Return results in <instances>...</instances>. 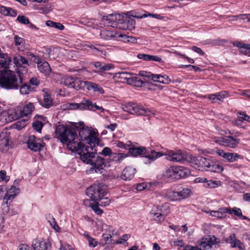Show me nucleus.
<instances>
[{
  "label": "nucleus",
  "mask_w": 250,
  "mask_h": 250,
  "mask_svg": "<svg viewBox=\"0 0 250 250\" xmlns=\"http://www.w3.org/2000/svg\"><path fill=\"white\" fill-rule=\"evenodd\" d=\"M164 84H168L170 83L171 80L167 75L155 74L154 76V81Z\"/></svg>",
  "instance_id": "nucleus-36"
},
{
  "label": "nucleus",
  "mask_w": 250,
  "mask_h": 250,
  "mask_svg": "<svg viewBox=\"0 0 250 250\" xmlns=\"http://www.w3.org/2000/svg\"><path fill=\"white\" fill-rule=\"evenodd\" d=\"M15 190H19L16 188L15 186H12L9 190H8L3 197V202H5L6 204H8V201L12 200L15 198L16 196Z\"/></svg>",
  "instance_id": "nucleus-33"
},
{
  "label": "nucleus",
  "mask_w": 250,
  "mask_h": 250,
  "mask_svg": "<svg viewBox=\"0 0 250 250\" xmlns=\"http://www.w3.org/2000/svg\"><path fill=\"white\" fill-rule=\"evenodd\" d=\"M135 172V168L130 167H126L122 171L121 178L125 181H129L134 177Z\"/></svg>",
  "instance_id": "nucleus-28"
},
{
  "label": "nucleus",
  "mask_w": 250,
  "mask_h": 250,
  "mask_svg": "<svg viewBox=\"0 0 250 250\" xmlns=\"http://www.w3.org/2000/svg\"><path fill=\"white\" fill-rule=\"evenodd\" d=\"M118 75L119 78L125 80L126 83H127L128 80H129L130 77H131L132 74L123 71L119 72Z\"/></svg>",
  "instance_id": "nucleus-51"
},
{
  "label": "nucleus",
  "mask_w": 250,
  "mask_h": 250,
  "mask_svg": "<svg viewBox=\"0 0 250 250\" xmlns=\"http://www.w3.org/2000/svg\"><path fill=\"white\" fill-rule=\"evenodd\" d=\"M219 242V239L214 236L207 235L198 242V245L204 249H210L213 245Z\"/></svg>",
  "instance_id": "nucleus-19"
},
{
  "label": "nucleus",
  "mask_w": 250,
  "mask_h": 250,
  "mask_svg": "<svg viewBox=\"0 0 250 250\" xmlns=\"http://www.w3.org/2000/svg\"><path fill=\"white\" fill-rule=\"evenodd\" d=\"M101 201V202L99 204L102 207H106L110 203V200L108 197H103L102 200Z\"/></svg>",
  "instance_id": "nucleus-59"
},
{
  "label": "nucleus",
  "mask_w": 250,
  "mask_h": 250,
  "mask_svg": "<svg viewBox=\"0 0 250 250\" xmlns=\"http://www.w3.org/2000/svg\"><path fill=\"white\" fill-rule=\"evenodd\" d=\"M111 235L110 234H103V239L105 244L109 243L111 241Z\"/></svg>",
  "instance_id": "nucleus-63"
},
{
  "label": "nucleus",
  "mask_w": 250,
  "mask_h": 250,
  "mask_svg": "<svg viewBox=\"0 0 250 250\" xmlns=\"http://www.w3.org/2000/svg\"><path fill=\"white\" fill-rule=\"evenodd\" d=\"M190 159L189 162L191 164V165L194 168L199 170L203 171V161H204V157L198 156H189L188 159Z\"/></svg>",
  "instance_id": "nucleus-21"
},
{
  "label": "nucleus",
  "mask_w": 250,
  "mask_h": 250,
  "mask_svg": "<svg viewBox=\"0 0 250 250\" xmlns=\"http://www.w3.org/2000/svg\"><path fill=\"white\" fill-rule=\"evenodd\" d=\"M22 77L10 70H1L0 86L6 90L19 89L22 83Z\"/></svg>",
  "instance_id": "nucleus-3"
},
{
  "label": "nucleus",
  "mask_w": 250,
  "mask_h": 250,
  "mask_svg": "<svg viewBox=\"0 0 250 250\" xmlns=\"http://www.w3.org/2000/svg\"><path fill=\"white\" fill-rule=\"evenodd\" d=\"M112 153L111 149L108 147H104L102 151L101 152H99V154L103 155L105 156H109V157H110Z\"/></svg>",
  "instance_id": "nucleus-52"
},
{
  "label": "nucleus",
  "mask_w": 250,
  "mask_h": 250,
  "mask_svg": "<svg viewBox=\"0 0 250 250\" xmlns=\"http://www.w3.org/2000/svg\"><path fill=\"white\" fill-rule=\"evenodd\" d=\"M239 114V118L240 119L239 120H237L236 121V123L237 124H239V122H241V120H245L249 123H250V116L247 115L246 114L244 113V112H240L238 113Z\"/></svg>",
  "instance_id": "nucleus-48"
},
{
  "label": "nucleus",
  "mask_w": 250,
  "mask_h": 250,
  "mask_svg": "<svg viewBox=\"0 0 250 250\" xmlns=\"http://www.w3.org/2000/svg\"><path fill=\"white\" fill-rule=\"evenodd\" d=\"M17 20L21 24H28L29 23V19L25 16L19 15L17 18Z\"/></svg>",
  "instance_id": "nucleus-53"
},
{
  "label": "nucleus",
  "mask_w": 250,
  "mask_h": 250,
  "mask_svg": "<svg viewBox=\"0 0 250 250\" xmlns=\"http://www.w3.org/2000/svg\"><path fill=\"white\" fill-rule=\"evenodd\" d=\"M15 44L18 48L22 49L23 48L25 43V40L18 35H15L14 38Z\"/></svg>",
  "instance_id": "nucleus-40"
},
{
  "label": "nucleus",
  "mask_w": 250,
  "mask_h": 250,
  "mask_svg": "<svg viewBox=\"0 0 250 250\" xmlns=\"http://www.w3.org/2000/svg\"><path fill=\"white\" fill-rule=\"evenodd\" d=\"M88 153L94 154L93 156L95 158V160H96L93 162L86 163L92 166L90 171L100 173H103L104 167H109L111 162H114L116 164L119 163L128 156L127 154L123 153H113L110 157L104 159L94 152H92V153L89 152Z\"/></svg>",
  "instance_id": "nucleus-2"
},
{
  "label": "nucleus",
  "mask_w": 250,
  "mask_h": 250,
  "mask_svg": "<svg viewBox=\"0 0 250 250\" xmlns=\"http://www.w3.org/2000/svg\"><path fill=\"white\" fill-rule=\"evenodd\" d=\"M130 237L129 234H125L122 235L117 241V244H123Z\"/></svg>",
  "instance_id": "nucleus-57"
},
{
  "label": "nucleus",
  "mask_w": 250,
  "mask_h": 250,
  "mask_svg": "<svg viewBox=\"0 0 250 250\" xmlns=\"http://www.w3.org/2000/svg\"><path fill=\"white\" fill-rule=\"evenodd\" d=\"M20 88V92L21 94H28L33 90V88H32L29 84L26 83L23 84V83Z\"/></svg>",
  "instance_id": "nucleus-42"
},
{
  "label": "nucleus",
  "mask_w": 250,
  "mask_h": 250,
  "mask_svg": "<svg viewBox=\"0 0 250 250\" xmlns=\"http://www.w3.org/2000/svg\"><path fill=\"white\" fill-rule=\"evenodd\" d=\"M33 57L34 62L38 64L39 70L45 76H48L51 72L49 63L44 60H42L41 58L35 55H33Z\"/></svg>",
  "instance_id": "nucleus-17"
},
{
  "label": "nucleus",
  "mask_w": 250,
  "mask_h": 250,
  "mask_svg": "<svg viewBox=\"0 0 250 250\" xmlns=\"http://www.w3.org/2000/svg\"><path fill=\"white\" fill-rule=\"evenodd\" d=\"M204 160L203 164V167H204L203 171L205 170L217 173L221 172L223 171V167L217 164L214 161L205 157Z\"/></svg>",
  "instance_id": "nucleus-16"
},
{
  "label": "nucleus",
  "mask_w": 250,
  "mask_h": 250,
  "mask_svg": "<svg viewBox=\"0 0 250 250\" xmlns=\"http://www.w3.org/2000/svg\"><path fill=\"white\" fill-rule=\"evenodd\" d=\"M229 134L230 135L224 137L223 145L231 148L236 147L240 142L238 137L241 136V133L238 131H229Z\"/></svg>",
  "instance_id": "nucleus-13"
},
{
  "label": "nucleus",
  "mask_w": 250,
  "mask_h": 250,
  "mask_svg": "<svg viewBox=\"0 0 250 250\" xmlns=\"http://www.w3.org/2000/svg\"><path fill=\"white\" fill-rule=\"evenodd\" d=\"M121 21L119 24V29L132 30L135 28V21L130 17L122 16Z\"/></svg>",
  "instance_id": "nucleus-20"
},
{
  "label": "nucleus",
  "mask_w": 250,
  "mask_h": 250,
  "mask_svg": "<svg viewBox=\"0 0 250 250\" xmlns=\"http://www.w3.org/2000/svg\"><path fill=\"white\" fill-rule=\"evenodd\" d=\"M137 58L139 59L144 61H149L150 55L146 54H139L137 55Z\"/></svg>",
  "instance_id": "nucleus-61"
},
{
  "label": "nucleus",
  "mask_w": 250,
  "mask_h": 250,
  "mask_svg": "<svg viewBox=\"0 0 250 250\" xmlns=\"http://www.w3.org/2000/svg\"><path fill=\"white\" fill-rule=\"evenodd\" d=\"M72 127L62 125H58L55 129V137L63 145H66L68 149L76 152L81 160L84 163L95 162V158L93 154H89L88 147H85L83 144L78 142L79 137L76 133L78 131V124L75 123Z\"/></svg>",
  "instance_id": "nucleus-1"
},
{
  "label": "nucleus",
  "mask_w": 250,
  "mask_h": 250,
  "mask_svg": "<svg viewBox=\"0 0 250 250\" xmlns=\"http://www.w3.org/2000/svg\"><path fill=\"white\" fill-rule=\"evenodd\" d=\"M176 167H171L164 173V179L167 182H172L177 180Z\"/></svg>",
  "instance_id": "nucleus-27"
},
{
  "label": "nucleus",
  "mask_w": 250,
  "mask_h": 250,
  "mask_svg": "<svg viewBox=\"0 0 250 250\" xmlns=\"http://www.w3.org/2000/svg\"><path fill=\"white\" fill-rule=\"evenodd\" d=\"M107 193V186L103 183L93 184L86 190V195L94 202L100 201Z\"/></svg>",
  "instance_id": "nucleus-5"
},
{
  "label": "nucleus",
  "mask_w": 250,
  "mask_h": 250,
  "mask_svg": "<svg viewBox=\"0 0 250 250\" xmlns=\"http://www.w3.org/2000/svg\"><path fill=\"white\" fill-rule=\"evenodd\" d=\"M49 218L50 220H48L50 225L52 227V228L57 231H59L60 230V228L59 226L57 225V223L55 221V219L52 216H49Z\"/></svg>",
  "instance_id": "nucleus-50"
},
{
  "label": "nucleus",
  "mask_w": 250,
  "mask_h": 250,
  "mask_svg": "<svg viewBox=\"0 0 250 250\" xmlns=\"http://www.w3.org/2000/svg\"><path fill=\"white\" fill-rule=\"evenodd\" d=\"M139 74L145 78L143 80H146L145 82L147 80H151L153 81H154V76H155V74H153L150 72L145 71H140Z\"/></svg>",
  "instance_id": "nucleus-44"
},
{
  "label": "nucleus",
  "mask_w": 250,
  "mask_h": 250,
  "mask_svg": "<svg viewBox=\"0 0 250 250\" xmlns=\"http://www.w3.org/2000/svg\"><path fill=\"white\" fill-rule=\"evenodd\" d=\"M146 80H143L136 76H131L128 80L127 84L136 87H141L145 83Z\"/></svg>",
  "instance_id": "nucleus-32"
},
{
  "label": "nucleus",
  "mask_w": 250,
  "mask_h": 250,
  "mask_svg": "<svg viewBox=\"0 0 250 250\" xmlns=\"http://www.w3.org/2000/svg\"><path fill=\"white\" fill-rule=\"evenodd\" d=\"M78 124V130L79 134V140L80 142L82 143V142H85V143L89 145V146H85V147H88V151L89 153H92L93 150V147L96 145H98V140L97 138L95 136V134H92L91 130L87 127L85 128L83 125V123L80 122Z\"/></svg>",
  "instance_id": "nucleus-4"
},
{
  "label": "nucleus",
  "mask_w": 250,
  "mask_h": 250,
  "mask_svg": "<svg viewBox=\"0 0 250 250\" xmlns=\"http://www.w3.org/2000/svg\"><path fill=\"white\" fill-rule=\"evenodd\" d=\"M113 65L111 63H104L102 64V67H101V72H102L105 71L109 70L113 68Z\"/></svg>",
  "instance_id": "nucleus-55"
},
{
  "label": "nucleus",
  "mask_w": 250,
  "mask_h": 250,
  "mask_svg": "<svg viewBox=\"0 0 250 250\" xmlns=\"http://www.w3.org/2000/svg\"><path fill=\"white\" fill-rule=\"evenodd\" d=\"M100 35L105 40H118L120 39V34L114 31L103 30L101 31Z\"/></svg>",
  "instance_id": "nucleus-22"
},
{
  "label": "nucleus",
  "mask_w": 250,
  "mask_h": 250,
  "mask_svg": "<svg viewBox=\"0 0 250 250\" xmlns=\"http://www.w3.org/2000/svg\"><path fill=\"white\" fill-rule=\"evenodd\" d=\"M149 61H154L159 62H163L162 59L161 57L158 56L151 55H150Z\"/></svg>",
  "instance_id": "nucleus-62"
},
{
  "label": "nucleus",
  "mask_w": 250,
  "mask_h": 250,
  "mask_svg": "<svg viewBox=\"0 0 250 250\" xmlns=\"http://www.w3.org/2000/svg\"><path fill=\"white\" fill-rule=\"evenodd\" d=\"M9 136L6 131H2L0 133V146L7 147L9 146Z\"/></svg>",
  "instance_id": "nucleus-35"
},
{
  "label": "nucleus",
  "mask_w": 250,
  "mask_h": 250,
  "mask_svg": "<svg viewBox=\"0 0 250 250\" xmlns=\"http://www.w3.org/2000/svg\"><path fill=\"white\" fill-rule=\"evenodd\" d=\"M117 146H118L119 147H120L122 148H124L125 149L129 150V149L130 146V144H126L122 142L118 141L117 143Z\"/></svg>",
  "instance_id": "nucleus-60"
},
{
  "label": "nucleus",
  "mask_w": 250,
  "mask_h": 250,
  "mask_svg": "<svg viewBox=\"0 0 250 250\" xmlns=\"http://www.w3.org/2000/svg\"><path fill=\"white\" fill-rule=\"evenodd\" d=\"M122 16L119 14H109L107 16H104L102 18L103 21H107L106 23L108 26L112 27L119 28V24L120 23Z\"/></svg>",
  "instance_id": "nucleus-18"
},
{
  "label": "nucleus",
  "mask_w": 250,
  "mask_h": 250,
  "mask_svg": "<svg viewBox=\"0 0 250 250\" xmlns=\"http://www.w3.org/2000/svg\"><path fill=\"white\" fill-rule=\"evenodd\" d=\"M95 204H90L89 207L97 215H101L103 213V210L99 208L100 204L99 202H94Z\"/></svg>",
  "instance_id": "nucleus-45"
},
{
  "label": "nucleus",
  "mask_w": 250,
  "mask_h": 250,
  "mask_svg": "<svg viewBox=\"0 0 250 250\" xmlns=\"http://www.w3.org/2000/svg\"><path fill=\"white\" fill-rule=\"evenodd\" d=\"M232 43L234 46L238 48L241 54L250 56V43L245 44L239 41L233 42Z\"/></svg>",
  "instance_id": "nucleus-24"
},
{
  "label": "nucleus",
  "mask_w": 250,
  "mask_h": 250,
  "mask_svg": "<svg viewBox=\"0 0 250 250\" xmlns=\"http://www.w3.org/2000/svg\"><path fill=\"white\" fill-rule=\"evenodd\" d=\"M88 245L90 247L94 248L96 247L98 244V242L96 241V240L93 237H91L88 240Z\"/></svg>",
  "instance_id": "nucleus-58"
},
{
  "label": "nucleus",
  "mask_w": 250,
  "mask_h": 250,
  "mask_svg": "<svg viewBox=\"0 0 250 250\" xmlns=\"http://www.w3.org/2000/svg\"><path fill=\"white\" fill-rule=\"evenodd\" d=\"M230 211L231 212V214L232 213H234L235 216L238 217L239 218H240V216H242V211L239 208L234 207L232 209H231L230 208Z\"/></svg>",
  "instance_id": "nucleus-54"
},
{
  "label": "nucleus",
  "mask_w": 250,
  "mask_h": 250,
  "mask_svg": "<svg viewBox=\"0 0 250 250\" xmlns=\"http://www.w3.org/2000/svg\"><path fill=\"white\" fill-rule=\"evenodd\" d=\"M87 110H91L93 111L99 110L101 112H104V109L103 107L99 106L95 103H93L89 100L87 101Z\"/></svg>",
  "instance_id": "nucleus-38"
},
{
  "label": "nucleus",
  "mask_w": 250,
  "mask_h": 250,
  "mask_svg": "<svg viewBox=\"0 0 250 250\" xmlns=\"http://www.w3.org/2000/svg\"><path fill=\"white\" fill-rule=\"evenodd\" d=\"M12 62L11 58L7 54L0 53V71L1 70H8L9 65Z\"/></svg>",
  "instance_id": "nucleus-26"
},
{
  "label": "nucleus",
  "mask_w": 250,
  "mask_h": 250,
  "mask_svg": "<svg viewBox=\"0 0 250 250\" xmlns=\"http://www.w3.org/2000/svg\"><path fill=\"white\" fill-rule=\"evenodd\" d=\"M32 246L34 250H48L50 244L44 240L35 239L33 241Z\"/></svg>",
  "instance_id": "nucleus-25"
},
{
  "label": "nucleus",
  "mask_w": 250,
  "mask_h": 250,
  "mask_svg": "<svg viewBox=\"0 0 250 250\" xmlns=\"http://www.w3.org/2000/svg\"><path fill=\"white\" fill-rule=\"evenodd\" d=\"M227 213L231 214V212L230 211V208H220L218 210H211L210 211V215L219 219L226 218Z\"/></svg>",
  "instance_id": "nucleus-29"
},
{
  "label": "nucleus",
  "mask_w": 250,
  "mask_h": 250,
  "mask_svg": "<svg viewBox=\"0 0 250 250\" xmlns=\"http://www.w3.org/2000/svg\"><path fill=\"white\" fill-rule=\"evenodd\" d=\"M122 109L131 114L150 116L153 113L148 108L133 103H127L122 105Z\"/></svg>",
  "instance_id": "nucleus-7"
},
{
  "label": "nucleus",
  "mask_w": 250,
  "mask_h": 250,
  "mask_svg": "<svg viewBox=\"0 0 250 250\" xmlns=\"http://www.w3.org/2000/svg\"><path fill=\"white\" fill-rule=\"evenodd\" d=\"M163 154L162 156L165 155L167 160L173 162L183 163L185 160L188 161L189 156L186 152L181 150H167L165 153Z\"/></svg>",
  "instance_id": "nucleus-10"
},
{
  "label": "nucleus",
  "mask_w": 250,
  "mask_h": 250,
  "mask_svg": "<svg viewBox=\"0 0 250 250\" xmlns=\"http://www.w3.org/2000/svg\"><path fill=\"white\" fill-rule=\"evenodd\" d=\"M88 100H83L81 103H74L71 104V108L79 109L81 110H87V102Z\"/></svg>",
  "instance_id": "nucleus-41"
},
{
  "label": "nucleus",
  "mask_w": 250,
  "mask_h": 250,
  "mask_svg": "<svg viewBox=\"0 0 250 250\" xmlns=\"http://www.w3.org/2000/svg\"><path fill=\"white\" fill-rule=\"evenodd\" d=\"M128 152L132 156H137L142 154H146L144 157L147 159V161L145 162L146 164H150L157 158L161 157L163 154L161 152H156L154 150L147 149L146 147L143 146L131 147L128 150Z\"/></svg>",
  "instance_id": "nucleus-6"
},
{
  "label": "nucleus",
  "mask_w": 250,
  "mask_h": 250,
  "mask_svg": "<svg viewBox=\"0 0 250 250\" xmlns=\"http://www.w3.org/2000/svg\"><path fill=\"white\" fill-rule=\"evenodd\" d=\"M191 190L187 188H182L178 189V191H172L168 193V197L173 201H180L188 198Z\"/></svg>",
  "instance_id": "nucleus-14"
},
{
  "label": "nucleus",
  "mask_w": 250,
  "mask_h": 250,
  "mask_svg": "<svg viewBox=\"0 0 250 250\" xmlns=\"http://www.w3.org/2000/svg\"><path fill=\"white\" fill-rule=\"evenodd\" d=\"M221 182L217 181L215 180H208L207 179L205 184H204V186L207 188H215L219 186V184Z\"/></svg>",
  "instance_id": "nucleus-43"
},
{
  "label": "nucleus",
  "mask_w": 250,
  "mask_h": 250,
  "mask_svg": "<svg viewBox=\"0 0 250 250\" xmlns=\"http://www.w3.org/2000/svg\"><path fill=\"white\" fill-rule=\"evenodd\" d=\"M61 83L68 87L73 88L76 90H79L83 87V81L77 77L65 75L62 78Z\"/></svg>",
  "instance_id": "nucleus-11"
},
{
  "label": "nucleus",
  "mask_w": 250,
  "mask_h": 250,
  "mask_svg": "<svg viewBox=\"0 0 250 250\" xmlns=\"http://www.w3.org/2000/svg\"><path fill=\"white\" fill-rule=\"evenodd\" d=\"M43 126V123L41 121H36L32 124L33 128L40 133L41 132Z\"/></svg>",
  "instance_id": "nucleus-49"
},
{
  "label": "nucleus",
  "mask_w": 250,
  "mask_h": 250,
  "mask_svg": "<svg viewBox=\"0 0 250 250\" xmlns=\"http://www.w3.org/2000/svg\"><path fill=\"white\" fill-rule=\"evenodd\" d=\"M25 121L22 120L21 121H19L13 125L14 128L21 130L25 126Z\"/></svg>",
  "instance_id": "nucleus-56"
},
{
  "label": "nucleus",
  "mask_w": 250,
  "mask_h": 250,
  "mask_svg": "<svg viewBox=\"0 0 250 250\" xmlns=\"http://www.w3.org/2000/svg\"><path fill=\"white\" fill-rule=\"evenodd\" d=\"M44 99L43 101L40 100L39 102L40 104L43 107L49 108L53 105V101L51 96L47 93L44 95Z\"/></svg>",
  "instance_id": "nucleus-34"
},
{
  "label": "nucleus",
  "mask_w": 250,
  "mask_h": 250,
  "mask_svg": "<svg viewBox=\"0 0 250 250\" xmlns=\"http://www.w3.org/2000/svg\"><path fill=\"white\" fill-rule=\"evenodd\" d=\"M164 207L167 208H168V206L167 204H165L164 206L153 207L150 211L149 214L150 219L157 223H161L164 221L165 214L163 209V208Z\"/></svg>",
  "instance_id": "nucleus-12"
},
{
  "label": "nucleus",
  "mask_w": 250,
  "mask_h": 250,
  "mask_svg": "<svg viewBox=\"0 0 250 250\" xmlns=\"http://www.w3.org/2000/svg\"><path fill=\"white\" fill-rule=\"evenodd\" d=\"M229 96V92L227 91H223L220 92L211 94L208 96V98L212 100L213 102L218 101V103L222 102L223 99Z\"/></svg>",
  "instance_id": "nucleus-30"
},
{
  "label": "nucleus",
  "mask_w": 250,
  "mask_h": 250,
  "mask_svg": "<svg viewBox=\"0 0 250 250\" xmlns=\"http://www.w3.org/2000/svg\"><path fill=\"white\" fill-rule=\"evenodd\" d=\"M85 87L88 90H93L94 92H98L100 94H104V91L103 88L99 84L91 82H83V87Z\"/></svg>",
  "instance_id": "nucleus-23"
},
{
  "label": "nucleus",
  "mask_w": 250,
  "mask_h": 250,
  "mask_svg": "<svg viewBox=\"0 0 250 250\" xmlns=\"http://www.w3.org/2000/svg\"><path fill=\"white\" fill-rule=\"evenodd\" d=\"M46 25L47 26L54 27L60 30H62L64 28V26L62 23L50 20L46 21Z\"/></svg>",
  "instance_id": "nucleus-39"
},
{
  "label": "nucleus",
  "mask_w": 250,
  "mask_h": 250,
  "mask_svg": "<svg viewBox=\"0 0 250 250\" xmlns=\"http://www.w3.org/2000/svg\"><path fill=\"white\" fill-rule=\"evenodd\" d=\"M119 40H121L124 42H127L133 43H135L137 42V39L135 38L132 36H126L125 35H123L122 34H120Z\"/></svg>",
  "instance_id": "nucleus-46"
},
{
  "label": "nucleus",
  "mask_w": 250,
  "mask_h": 250,
  "mask_svg": "<svg viewBox=\"0 0 250 250\" xmlns=\"http://www.w3.org/2000/svg\"><path fill=\"white\" fill-rule=\"evenodd\" d=\"M192 50L202 56H203L205 54L204 52L200 48L196 46H192Z\"/></svg>",
  "instance_id": "nucleus-64"
},
{
  "label": "nucleus",
  "mask_w": 250,
  "mask_h": 250,
  "mask_svg": "<svg viewBox=\"0 0 250 250\" xmlns=\"http://www.w3.org/2000/svg\"><path fill=\"white\" fill-rule=\"evenodd\" d=\"M13 61L14 69L17 74L22 75L27 72L30 63L25 58L19 54H16L13 57Z\"/></svg>",
  "instance_id": "nucleus-8"
},
{
  "label": "nucleus",
  "mask_w": 250,
  "mask_h": 250,
  "mask_svg": "<svg viewBox=\"0 0 250 250\" xmlns=\"http://www.w3.org/2000/svg\"><path fill=\"white\" fill-rule=\"evenodd\" d=\"M177 180L185 178L190 174L189 169L182 166L176 167Z\"/></svg>",
  "instance_id": "nucleus-31"
},
{
  "label": "nucleus",
  "mask_w": 250,
  "mask_h": 250,
  "mask_svg": "<svg viewBox=\"0 0 250 250\" xmlns=\"http://www.w3.org/2000/svg\"><path fill=\"white\" fill-rule=\"evenodd\" d=\"M236 240L235 234L232 233L226 239V241L227 243L230 244L232 248H234L236 246Z\"/></svg>",
  "instance_id": "nucleus-47"
},
{
  "label": "nucleus",
  "mask_w": 250,
  "mask_h": 250,
  "mask_svg": "<svg viewBox=\"0 0 250 250\" xmlns=\"http://www.w3.org/2000/svg\"><path fill=\"white\" fill-rule=\"evenodd\" d=\"M240 155L235 153L226 152L223 158L229 162H233L238 160Z\"/></svg>",
  "instance_id": "nucleus-37"
},
{
  "label": "nucleus",
  "mask_w": 250,
  "mask_h": 250,
  "mask_svg": "<svg viewBox=\"0 0 250 250\" xmlns=\"http://www.w3.org/2000/svg\"><path fill=\"white\" fill-rule=\"evenodd\" d=\"M45 144L43 139L37 138L35 135H30L27 141L28 148L35 152L40 151Z\"/></svg>",
  "instance_id": "nucleus-15"
},
{
  "label": "nucleus",
  "mask_w": 250,
  "mask_h": 250,
  "mask_svg": "<svg viewBox=\"0 0 250 250\" xmlns=\"http://www.w3.org/2000/svg\"><path fill=\"white\" fill-rule=\"evenodd\" d=\"M34 109V105L31 103L25 105L22 111H21V116H28L30 115ZM3 116H6L8 115V119H5V120L8 122H11L12 120H18L20 115H18L16 112L9 111L8 112H4L3 113Z\"/></svg>",
  "instance_id": "nucleus-9"
}]
</instances>
